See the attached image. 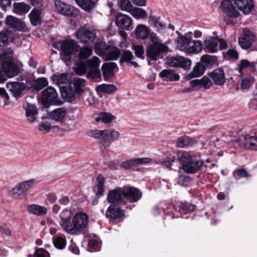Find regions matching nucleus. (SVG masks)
<instances>
[{
    "label": "nucleus",
    "instance_id": "nucleus-44",
    "mask_svg": "<svg viewBox=\"0 0 257 257\" xmlns=\"http://www.w3.org/2000/svg\"><path fill=\"white\" fill-rule=\"evenodd\" d=\"M136 36L138 39H145L150 35L149 29L144 25H139L136 28Z\"/></svg>",
    "mask_w": 257,
    "mask_h": 257
},
{
    "label": "nucleus",
    "instance_id": "nucleus-56",
    "mask_svg": "<svg viewBox=\"0 0 257 257\" xmlns=\"http://www.w3.org/2000/svg\"><path fill=\"white\" fill-rule=\"evenodd\" d=\"M51 79L52 81L55 82L59 86L61 84L66 83L67 80V76L64 73H61L58 75L54 74L52 75Z\"/></svg>",
    "mask_w": 257,
    "mask_h": 257
},
{
    "label": "nucleus",
    "instance_id": "nucleus-1",
    "mask_svg": "<svg viewBox=\"0 0 257 257\" xmlns=\"http://www.w3.org/2000/svg\"><path fill=\"white\" fill-rule=\"evenodd\" d=\"M189 34L192 33L189 32L185 35L178 37V48L180 51L189 54L198 53L201 52L203 49L202 42L200 40H193L192 38L188 36Z\"/></svg>",
    "mask_w": 257,
    "mask_h": 257
},
{
    "label": "nucleus",
    "instance_id": "nucleus-45",
    "mask_svg": "<svg viewBox=\"0 0 257 257\" xmlns=\"http://www.w3.org/2000/svg\"><path fill=\"white\" fill-rule=\"evenodd\" d=\"M27 210L29 213L38 216L45 214L47 209L43 206L36 204H31L27 206Z\"/></svg>",
    "mask_w": 257,
    "mask_h": 257
},
{
    "label": "nucleus",
    "instance_id": "nucleus-12",
    "mask_svg": "<svg viewBox=\"0 0 257 257\" xmlns=\"http://www.w3.org/2000/svg\"><path fill=\"white\" fill-rule=\"evenodd\" d=\"M79 46L77 42L72 39L64 40L61 44V50L64 56L70 59V57L76 54L78 51Z\"/></svg>",
    "mask_w": 257,
    "mask_h": 257
},
{
    "label": "nucleus",
    "instance_id": "nucleus-60",
    "mask_svg": "<svg viewBox=\"0 0 257 257\" xmlns=\"http://www.w3.org/2000/svg\"><path fill=\"white\" fill-rule=\"evenodd\" d=\"M132 11L133 16L136 19H144L147 17L146 12L143 9L135 8Z\"/></svg>",
    "mask_w": 257,
    "mask_h": 257
},
{
    "label": "nucleus",
    "instance_id": "nucleus-15",
    "mask_svg": "<svg viewBox=\"0 0 257 257\" xmlns=\"http://www.w3.org/2000/svg\"><path fill=\"white\" fill-rule=\"evenodd\" d=\"M151 161L152 159L150 158L132 159L122 162L120 164L119 166L121 169L130 170L142 165L148 164L151 162Z\"/></svg>",
    "mask_w": 257,
    "mask_h": 257
},
{
    "label": "nucleus",
    "instance_id": "nucleus-41",
    "mask_svg": "<svg viewBox=\"0 0 257 257\" xmlns=\"http://www.w3.org/2000/svg\"><path fill=\"white\" fill-rule=\"evenodd\" d=\"M96 181L97 191L95 193V196L99 198L104 195L105 179L103 175L99 174L96 177Z\"/></svg>",
    "mask_w": 257,
    "mask_h": 257
},
{
    "label": "nucleus",
    "instance_id": "nucleus-42",
    "mask_svg": "<svg viewBox=\"0 0 257 257\" xmlns=\"http://www.w3.org/2000/svg\"><path fill=\"white\" fill-rule=\"evenodd\" d=\"M97 92H101L106 94H112L117 90V87L114 84H102L96 87Z\"/></svg>",
    "mask_w": 257,
    "mask_h": 257
},
{
    "label": "nucleus",
    "instance_id": "nucleus-57",
    "mask_svg": "<svg viewBox=\"0 0 257 257\" xmlns=\"http://www.w3.org/2000/svg\"><path fill=\"white\" fill-rule=\"evenodd\" d=\"M56 10L61 14L65 15L70 5L67 4L60 0H55L54 2Z\"/></svg>",
    "mask_w": 257,
    "mask_h": 257
},
{
    "label": "nucleus",
    "instance_id": "nucleus-8",
    "mask_svg": "<svg viewBox=\"0 0 257 257\" xmlns=\"http://www.w3.org/2000/svg\"><path fill=\"white\" fill-rule=\"evenodd\" d=\"M124 206L110 205L106 210L105 216L110 222L116 224L118 219H120L125 215Z\"/></svg>",
    "mask_w": 257,
    "mask_h": 257
},
{
    "label": "nucleus",
    "instance_id": "nucleus-20",
    "mask_svg": "<svg viewBox=\"0 0 257 257\" xmlns=\"http://www.w3.org/2000/svg\"><path fill=\"white\" fill-rule=\"evenodd\" d=\"M6 24L10 28L19 31L26 32L27 27L25 23L21 19L12 16H8L6 19Z\"/></svg>",
    "mask_w": 257,
    "mask_h": 257
},
{
    "label": "nucleus",
    "instance_id": "nucleus-36",
    "mask_svg": "<svg viewBox=\"0 0 257 257\" xmlns=\"http://www.w3.org/2000/svg\"><path fill=\"white\" fill-rule=\"evenodd\" d=\"M196 143L195 140L187 136H183L179 138L176 142V146L184 148L193 146Z\"/></svg>",
    "mask_w": 257,
    "mask_h": 257
},
{
    "label": "nucleus",
    "instance_id": "nucleus-34",
    "mask_svg": "<svg viewBox=\"0 0 257 257\" xmlns=\"http://www.w3.org/2000/svg\"><path fill=\"white\" fill-rule=\"evenodd\" d=\"M206 69V67L201 62L198 63L193 68L192 71L187 75L186 78L190 80L194 77H199L204 73Z\"/></svg>",
    "mask_w": 257,
    "mask_h": 257
},
{
    "label": "nucleus",
    "instance_id": "nucleus-11",
    "mask_svg": "<svg viewBox=\"0 0 257 257\" xmlns=\"http://www.w3.org/2000/svg\"><path fill=\"white\" fill-rule=\"evenodd\" d=\"M122 188L124 200L129 203L137 202L142 197V191L137 188L130 186H124Z\"/></svg>",
    "mask_w": 257,
    "mask_h": 257
},
{
    "label": "nucleus",
    "instance_id": "nucleus-19",
    "mask_svg": "<svg viewBox=\"0 0 257 257\" xmlns=\"http://www.w3.org/2000/svg\"><path fill=\"white\" fill-rule=\"evenodd\" d=\"M35 182V179H32L19 183L11 191L12 195L14 197L22 195L34 185Z\"/></svg>",
    "mask_w": 257,
    "mask_h": 257
},
{
    "label": "nucleus",
    "instance_id": "nucleus-5",
    "mask_svg": "<svg viewBox=\"0 0 257 257\" xmlns=\"http://www.w3.org/2000/svg\"><path fill=\"white\" fill-rule=\"evenodd\" d=\"M88 216L84 213H77L72 218L67 232L77 234L85 230L88 223Z\"/></svg>",
    "mask_w": 257,
    "mask_h": 257
},
{
    "label": "nucleus",
    "instance_id": "nucleus-27",
    "mask_svg": "<svg viewBox=\"0 0 257 257\" xmlns=\"http://www.w3.org/2000/svg\"><path fill=\"white\" fill-rule=\"evenodd\" d=\"M134 58L133 53L130 50H122L120 52L119 64L121 65L122 63L131 64L135 68L139 66L138 63L132 61Z\"/></svg>",
    "mask_w": 257,
    "mask_h": 257
},
{
    "label": "nucleus",
    "instance_id": "nucleus-23",
    "mask_svg": "<svg viewBox=\"0 0 257 257\" xmlns=\"http://www.w3.org/2000/svg\"><path fill=\"white\" fill-rule=\"evenodd\" d=\"M115 24L121 29L130 30L132 25V19L127 15L118 13L115 16Z\"/></svg>",
    "mask_w": 257,
    "mask_h": 257
},
{
    "label": "nucleus",
    "instance_id": "nucleus-14",
    "mask_svg": "<svg viewBox=\"0 0 257 257\" xmlns=\"http://www.w3.org/2000/svg\"><path fill=\"white\" fill-rule=\"evenodd\" d=\"M90 66L86 73V77L92 80L98 81L101 78V72L99 69L100 61L96 56L93 57V61H91Z\"/></svg>",
    "mask_w": 257,
    "mask_h": 257
},
{
    "label": "nucleus",
    "instance_id": "nucleus-35",
    "mask_svg": "<svg viewBox=\"0 0 257 257\" xmlns=\"http://www.w3.org/2000/svg\"><path fill=\"white\" fill-rule=\"evenodd\" d=\"M190 85L193 89L197 86H203L205 89L210 87L211 82L207 76H204L200 79H194L190 81Z\"/></svg>",
    "mask_w": 257,
    "mask_h": 257
},
{
    "label": "nucleus",
    "instance_id": "nucleus-6",
    "mask_svg": "<svg viewBox=\"0 0 257 257\" xmlns=\"http://www.w3.org/2000/svg\"><path fill=\"white\" fill-rule=\"evenodd\" d=\"M243 37L238 38L240 47L244 50L251 48V51H257V41L254 34L249 30L243 29Z\"/></svg>",
    "mask_w": 257,
    "mask_h": 257
},
{
    "label": "nucleus",
    "instance_id": "nucleus-29",
    "mask_svg": "<svg viewBox=\"0 0 257 257\" xmlns=\"http://www.w3.org/2000/svg\"><path fill=\"white\" fill-rule=\"evenodd\" d=\"M61 221L59 222L60 225L65 230L67 231L71 223L70 220L71 214L67 209H64L60 214Z\"/></svg>",
    "mask_w": 257,
    "mask_h": 257
},
{
    "label": "nucleus",
    "instance_id": "nucleus-51",
    "mask_svg": "<svg viewBox=\"0 0 257 257\" xmlns=\"http://www.w3.org/2000/svg\"><path fill=\"white\" fill-rule=\"evenodd\" d=\"M10 35L11 32L8 29H4L0 32V47L5 46L8 44Z\"/></svg>",
    "mask_w": 257,
    "mask_h": 257
},
{
    "label": "nucleus",
    "instance_id": "nucleus-3",
    "mask_svg": "<svg viewBox=\"0 0 257 257\" xmlns=\"http://www.w3.org/2000/svg\"><path fill=\"white\" fill-rule=\"evenodd\" d=\"M91 136L94 138L99 139L100 144L104 149H106L109 147L112 142L119 138V134L113 130H95L91 132Z\"/></svg>",
    "mask_w": 257,
    "mask_h": 257
},
{
    "label": "nucleus",
    "instance_id": "nucleus-43",
    "mask_svg": "<svg viewBox=\"0 0 257 257\" xmlns=\"http://www.w3.org/2000/svg\"><path fill=\"white\" fill-rule=\"evenodd\" d=\"M79 61V62L75 68V71L77 74L83 75L86 73L87 70H88L90 66L89 62L93 61V58L86 61Z\"/></svg>",
    "mask_w": 257,
    "mask_h": 257
},
{
    "label": "nucleus",
    "instance_id": "nucleus-10",
    "mask_svg": "<svg viewBox=\"0 0 257 257\" xmlns=\"http://www.w3.org/2000/svg\"><path fill=\"white\" fill-rule=\"evenodd\" d=\"M208 77L211 82L210 87L215 84L217 86L223 85L226 81L224 70L220 67L214 69L208 73Z\"/></svg>",
    "mask_w": 257,
    "mask_h": 257
},
{
    "label": "nucleus",
    "instance_id": "nucleus-17",
    "mask_svg": "<svg viewBox=\"0 0 257 257\" xmlns=\"http://www.w3.org/2000/svg\"><path fill=\"white\" fill-rule=\"evenodd\" d=\"M1 70L7 77L13 78L20 73V69L17 64L14 62H2Z\"/></svg>",
    "mask_w": 257,
    "mask_h": 257
},
{
    "label": "nucleus",
    "instance_id": "nucleus-61",
    "mask_svg": "<svg viewBox=\"0 0 257 257\" xmlns=\"http://www.w3.org/2000/svg\"><path fill=\"white\" fill-rule=\"evenodd\" d=\"M254 81V78L252 76L243 78L240 84L241 89H246L249 88Z\"/></svg>",
    "mask_w": 257,
    "mask_h": 257
},
{
    "label": "nucleus",
    "instance_id": "nucleus-33",
    "mask_svg": "<svg viewBox=\"0 0 257 257\" xmlns=\"http://www.w3.org/2000/svg\"><path fill=\"white\" fill-rule=\"evenodd\" d=\"M150 24L152 25L157 32H163L166 29V25L160 22V17L151 14L149 17Z\"/></svg>",
    "mask_w": 257,
    "mask_h": 257
},
{
    "label": "nucleus",
    "instance_id": "nucleus-49",
    "mask_svg": "<svg viewBox=\"0 0 257 257\" xmlns=\"http://www.w3.org/2000/svg\"><path fill=\"white\" fill-rule=\"evenodd\" d=\"M48 85V81L46 78L41 77L36 79L33 83L32 90L38 92Z\"/></svg>",
    "mask_w": 257,
    "mask_h": 257
},
{
    "label": "nucleus",
    "instance_id": "nucleus-24",
    "mask_svg": "<svg viewBox=\"0 0 257 257\" xmlns=\"http://www.w3.org/2000/svg\"><path fill=\"white\" fill-rule=\"evenodd\" d=\"M233 1L237 9L245 15L248 14L254 7L252 0H233Z\"/></svg>",
    "mask_w": 257,
    "mask_h": 257
},
{
    "label": "nucleus",
    "instance_id": "nucleus-37",
    "mask_svg": "<svg viewBox=\"0 0 257 257\" xmlns=\"http://www.w3.org/2000/svg\"><path fill=\"white\" fill-rule=\"evenodd\" d=\"M217 59L216 56L205 54L201 57L200 61L206 68H208L217 64Z\"/></svg>",
    "mask_w": 257,
    "mask_h": 257
},
{
    "label": "nucleus",
    "instance_id": "nucleus-30",
    "mask_svg": "<svg viewBox=\"0 0 257 257\" xmlns=\"http://www.w3.org/2000/svg\"><path fill=\"white\" fill-rule=\"evenodd\" d=\"M38 113V110L36 105L28 103L26 109V115L28 120L31 123L34 122L36 120V116Z\"/></svg>",
    "mask_w": 257,
    "mask_h": 257
},
{
    "label": "nucleus",
    "instance_id": "nucleus-21",
    "mask_svg": "<svg viewBox=\"0 0 257 257\" xmlns=\"http://www.w3.org/2000/svg\"><path fill=\"white\" fill-rule=\"evenodd\" d=\"M221 10L230 18H236L239 13L235 10L231 0H223L220 5Z\"/></svg>",
    "mask_w": 257,
    "mask_h": 257
},
{
    "label": "nucleus",
    "instance_id": "nucleus-25",
    "mask_svg": "<svg viewBox=\"0 0 257 257\" xmlns=\"http://www.w3.org/2000/svg\"><path fill=\"white\" fill-rule=\"evenodd\" d=\"M117 67V66L116 64L112 62L104 63L102 65L101 70L105 81H108L109 78L112 77L114 75L113 71L115 68Z\"/></svg>",
    "mask_w": 257,
    "mask_h": 257
},
{
    "label": "nucleus",
    "instance_id": "nucleus-47",
    "mask_svg": "<svg viewBox=\"0 0 257 257\" xmlns=\"http://www.w3.org/2000/svg\"><path fill=\"white\" fill-rule=\"evenodd\" d=\"M0 60L3 62H14V52L11 48H7L0 54Z\"/></svg>",
    "mask_w": 257,
    "mask_h": 257
},
{
    "label": "nucleus",
    "instance_id": "nucleus-59",
    "mask_svg": "<svg viewBox=\"0 0 257 257\" xmlns=\"http://www.w3.org/2000/svg\"><path fill=\"white\" fill-rule=\"evenodd\" d=\"M176 157L174 155H169L165 160L161 162V165L165 166L166 168L171 170V167L173 164L175 162Z\"/></svg>",
    "mask_w": 257,
    "mask_h": 257
},
{
    "label": "nucleus",
    "instance_id": "nucleus-58",
    "mask_svg": "<svg viewBox=\"0 0 257 257\" xmlns=\"http://www.w3.org/2000/svg\"><path fill=\"white\" fill-rule=\"evenodd\" d=\"M55 247L58 249H64L66 245V239L62 236H58L53 239Z\"/></svg>",
    "mask_w": 257,
    "mask_h": 257
},
{
    "label": "nucleus",
    "instance_id": "nucleus-16",
    "mask_svg": "<svg viewBox=\"0 0 257 257\" xmlns=\"http://www.w3.org/2000/svg\"><path fill=\"white\" fill-rule=\"evenodd\" d=\"M7 87L16 100L23 97V91L27 89V85L26 83L18 81L9 83L7 84Z\"/></svg>",
    "mask_w": 257,
    "mask_h": 257
},
{
    "label": "nucleus",
    "instance_id": "nucleus-31",
    "mask_svg": "<svg viewBox=\"0 0 257 257\" xmlns=\"http://www.w3.org/2000/svg\"><path fill=\"white\" fill-rule=\"evenodd\" d=\"M42 13L41 9L34 8L29 15L31 23L33 26H36L38 25H41L42 20L41 15Z\"/></svg>",
    "mask_w": 257,
    "mask_h": 257
},
{
    "label": "nucleus",
    "instance_id": "nucleus-40",
    "mask_svg": "<svg viewBox=\"0 0 257 257\" xmlns=\"http://www.w3.org/2000/svg\"><path fill=\"white\" fill-rule=\"evenodd\" d=\"M257 65V60L249 62L247 59H242L237 65V71L240 74H242L243 69L244 68H251L253 71L255 70V66Z\"/></svg>",
    "mask_w": 257,
    "mask_h": 257
},
{
    "label": "nucleus",
    "instance_id": "nucleus-9",
    "mask_svg": "<svg viewBox=\"0 0 257 257\" xmlns=\"http://www.w3.org/2000/svg\"><path fill=\"white\" fill-rule=\"evenodd\" d=\"M167 62L170 67H180L185 70L189 69L192 63L190 59L180 56L168 57L167 58Z\"/></svg>",
    "mask_w": 257,
    "mask_h": 257
},
{
    "label": "nucleus",
    "instance_id": "nucleus-38",
    "mask_svg": "<svg viewBox=\"0 0 257 257\" xmlns=\"http://www.w3.org/2000/svg\"><path fill=\"white\" fill-rule=\"evenodd\" d=\"M179 212L181 215L191 214L196 209V205L187 202H181L179 206Z\"/></svg>",
    "mask_w": 257,
    "mask_h": 257
},
{
    "label": "nucleus",
    "instance_id": "nucleus-26",
    "mask_svg": "<svg viewBox=\"0 0 257 257\" xmlns=\"http://www.w3.org/2000/svg\"><path fill=\"white\" fill-rule=\"evenodd\" d=\"M59 89L62 97L66 101L72 102L75 100L76 94L71 86H60Z\"/></svg>",
    "mask_w": 257,
    "mask_h": 257
},
{
    "label": "nucleus",
    "instance_id": "nucleus-54",
    "mask_svg": "<svg viewBox=\"0 0 257 257\" xmlns=\"http://www.w3.org/2000/svg\"><path fill=\"white\" fill-rule=\"evenodd\" d=\"M92 54V50L88 47H83L80 51L78 58L79 60H88V58Z\"/></svg>",
    "mask_w": 257,
    "mask_h": 257
},
{
    "label": "nucleus",
    "instance_id": "nucleus-50",
    "mask_svg": "<svg viewBox=\"0 0 257 257\" xmlns=\"http://www.w3.org/2000/svg\"><path fill=\"white\" fill-rule=\"evenodd\" d=\"M115 118L114 115L109 112H100L97 117H95V120L97 122L101 121L105 123H109Z\"/></svg>",
    "mask_w": 257,
    "mask_h": 257
},
{
    "label": "nucleus",
    "instance_id": "nucleus-32",
    "mask_svg": "<svg viewBox=\"0 0 257 257\" xmlns=\"http://www.w3.org/2000/svg\"><path fill=\"white\" fill-rule=\"evenodd\" d=\"M159 76L164 81H177L180 79L178 74L175 73L169 69H164L159 74Z\"/></svg>",
    "mask_w": 257,
    "mask_h": 257
},
{
    "label": "nucleus",
    "instance_id": "nucleus-18",
    "mask_svg": "<svg viewBox=\"0 0 257 257\" xmlns=\"http://www.w3.org/2000/svg\"><path fill=\"white\" fill-rule=\"evenodd\" d=\"M76 37L79 42L86 44L93 41L96 37L95 34L89 29L80 28L76 32Z\"/></svg>",
    "mask_w": 257,
    "mask_h": 257
},
{
    "label": "nucleus",
    "instance_id": "nucleus-62",
    "mask_svg": "<svg viewBox=\"0 0 257 257\" xmlns=\"http://www.w3.org/2000/svg\"><path fill=\"white\" fill-rule=\"evenodd\" d=\"M133 50L135 51V55L137 57L141 59H144V47L142 45H133L132 47Z\"/></svg>",
    "mask_w": 257,
    "mask_h": 257
},
{
    "label": "nucleus",
    "instance_id": "nucleus-4",
    "mask_svg": "<svg viewBox=\"0 0 257 257\" xmlns=\"http://www.w3.org/2000/svg\"><path fill=\"white\" fill-rule=\"evenodd\" d=\"M106 199L110 205L124 206L125 210H132L135 206V205L128 204L127 201L124 200L122 187H117L109 191Z\"/></svg>",
    "mask_w": 257,
    "mask_h": 257
},
{
    "label": "nucleus",
    "instance_id": "nucleus-7",
    "mask_svg": "<svg viewBox=\"0 0 257 257\" xmlns=\"http://www.w3.org/2000/svg\"><path fill=\"white\" fill-rule=\"evenodd\" d=\"M41 103L45 108H48L52 104H61L58 102L56 90L52 86H49L41 92Z\"/></svg>",
    "mask_w": 257,
    "mask_h": 257
},
{
    "label": "nucleus",
    "instance_id": "nucleus-52",
    "mask_svg": "<svg viewBox=\"0 0 257 257\" xmlns=\"http://www.w3.org/2000/svg\"><path fill=\"white\" fill-rule=\"evenodd\" d=\"M10 103V96L5 88L0 87V105L5 106Z\"/></svg>",
    "mask_w": 257,
    "mask_h": 257
},
{
    "label": "nucleus",
    "instance_id": "nucleus-2",
    "mask_svg": "<svg viewBox=\"0 0 257 257\" xmlns=\"http://www.w3.org/2000/svg\"><path fill=\"white\" fill-rule=\"evenodd\" d=\"M177 160L181 165L182 169L188 174L194 173L202 167L203 162L197 160L195 157L187 152H183L178 155Z\"/></svg>",
    "mask_w": 257,
    "mask_h": 257
},
{
    "label": "nucleus",
    "instance_id": "nucleus-48",
    "mask_svg": "<svg viewBox=\"0 0 257 257\" xmlns=\"http://www.w3.org/2000/svg\"><path fill=\"white\" fill-rule=\"evenodd\" d=\"M30 6L24 3H15L14 12L18 15L25 14L30 10Z\"/></svg>",
    "mask_w": 257,
    "mask_h": 257
},
{
    "label": "nucleus",
    "instance_id": "nucleus-22",
    "mask_svg": "<svg viewBox=\"0 0 257 257\" xmlns=\"http://www.w3.org/2000/svg\"><path fill=\"white\" fill-rule=\"evenodd\" d=\"M67 114V109L65 107L56 108L48 113V117L52 120L62 123L64 122Z\"/></svg>",
    "mask_w": 257,
    "mask_h": 257
},
{
    "label": "nucleus",
    "instance_id": "nucleus-55",
    "mask_svg": "<svg viewBox=\"0 0 257 257\" xmlns=\"http://www.w3.org/2000/svg\"><path fill=\"white\" fill-rule=\"evenodd\" d=\"M232 175L236 180L250 176L247 171L243 168H237L232 172Z\"/></svg>",
    "mask_w": 257,
    "mask_h": 257
},
{
    "label": "nucleus",
    "instance_id": "nucleus-13",
    "mask_svg": "<svg viewBox=\"0 0 257 257\" xmlns=\"http://www.w3.org/2000/svg\"><path fill=\"white\" fill-rule=\"evenodd\" d=\"M168 47L163 43H154L147 47V57L152 61H156L157 57L167 51Z\"/></svg>",
    "mask_w": 257,
    "mask_h": 257
},
{
    "label": "nucleus",
    "instance_id": "nucleus-46",
    "mask_svg": "<svg viewBox=\"0 0 257 257\" xmlns=\"http://www.w3.org/2000/svg\"><path fill=\"white\" fill-rule=\"evenodd\" d=\"M85 80L83 79L74 77L72 80V84L74 87V91L76 95L80 96L83 92L82 87L84 86Z\"/></svg>",
    "mask_w": 257,
    "mask_h": 257
},
{
    "label": "nucleus",
    "instance_id": "nucleus-64",
    "mask_svg": "<svg viewBox=\"0 0 257 257\" xmlns=\"http://www.w3.org/2000/svg\"><path fill=\"white\" fill-rule=\"evenodd\" d=\"M35 257H50L49 252L43 248H39L35 246Z\"/></svg>",
    "mask_w": 257,
    "mask_h": 257
},
{
    "label": "nucleus",
    "instance_id": "nucleus-28",
    "mask_svg": "<svg viewBox=\"0 0 257 257\" xmlns=\"http://www.w3.org/2000/svg\"><path fill=\"white\" fill-rule=\"evenodd\" d=\"M204 45V49L206 52L213 53L218 51L216 48L218 45V41L214 37H211L208 39L205 40Z\"/></svg>",
    "mask_w": 257,
    "mask_h": 257
},
{
    "label": "nucleus",
    "instance_id": "nucleus-53",
    "mask_svg": "<svg viewBox=\"0 0 257 257\" xmlns=\"http://www.w3.org/2000/svg\"><path fill=\"white\" fill-rule=\"evenodd\" d=\"M224 59L229 61H235L238 58L237 52L234 49H230L226 52H223Z\"/></svg>",
    "mask_w": 257,
    "mask_h": 257
},
{
    "label": "nucleus",
    "instance_id": "nucleus-63",
    "mask_svg": "<svg viewBox=\"0 0 257 257\" xmlns=\"http://www.w3.org/2000/svg\"><path fill=\"white\" fill-rule=\"evenodd\" d=\"M120 50L117 47L109 51L107 56V58L109 60H117L120 55Z\"/></svg>",
    "mask_w": 257,
    "mask_h": 257
},
{
    "label": "nucleus",
    "instance_id": "nucleus-39",
    "mask_svg": "<svg viewBox=\"0 0 257 257\" xmlns=\"http://www.w3.org/2000/svg\"><path fill=\"white\" fill-rule=\"evenodd\" d=\"M76 3L83 10L90 12L95 7L97 0H75Z\"/></svg>",
    "mask_w": 257,
    "mask_h": 257
}]
</instances>
